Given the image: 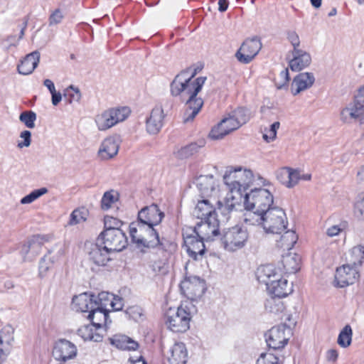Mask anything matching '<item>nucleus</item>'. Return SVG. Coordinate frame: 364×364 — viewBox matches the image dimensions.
<instances>
[{"label":"nucleus","mask_w":364,"mask_h":364,"mask_svg":"<svg viewBox=\"0 0 364 364\" xmlns=\"http://www.w3.org/2000/svg\"><path fill=\"white\" fill-rule=\"evenodd\" d=\"M97 303L95 296L83 293L73 297L72 308L75 311L89 314Z\"/></svg>","instance_id":"obj_24"},{"label":"nucleus","mask_w":364,"mask_h":364,"mask_svg":"<svg viewBox=\"0 0 364 364\" xmlns=\"http://www.w3.org/2000/svg\"><path fill=\"white\" fill-rule=\"evenodd\" d=\"M231 115L234 117L235 122L239 124V127L246 124L252 117L250 110L244 107H239L234 110Z\"/></svg>","instance_id":"obj_41"},{"label":"nucleus","mask_w":364,"mask_h":364,"mask_svg":"<svg viewBox=\"0 0 364 364\" xmlns=\"http://www.w3.org/2000/svg\"><path fill=\"white\" fill-rule=\"evenodd\" d=\"M46 241L45 236L34 235L24 242L20 250L23 262H32L40 254Z\"/></svg>","instance_id":"obj_16"},{"label":"nucleus","mask_w":364,"mask_h":364,"mask_svg":"<svg viewBox=\"0 0 364 364\" xmlns=\"http://www.w3.org/2000/svg\"><path fill=\"white\" fill-rule=\"evenodd\" d=\"M12 345L9 343H4V341L0 339V364L6 360L10 353Z\"/></svg>","instance_id":"obj_55"},{"label":"nucleus","mask_w":364,"mask_h":364,"mask_svg":"<svg viewBox=\"0 0 364 364\" xmlns=\"http://www.w3.org/2000/svg\"><path fill=\"white\" fill-rule=\"evenodd\" d=\"M173 102L167 100L161 105L155 106L151 112L150 117L146 120V129L149 134H156L164 125L165 117L164 111L172 109Z\"/></svg>","instance_id":"obj_10"},{"label":"nucleus","mask_w":364,"mask_h":364,"mask_svg":"<svg viewBox=\"0 0 364 364\" xmlns=\"http://www.w3.org/2000/svg\"><path fill=\"white\" fill-rule=\"evenodd\" d=\"M230 133V131L228 130V127L226 124H224V121L223 119L217 126L214 127L211 129L209 136L213 139H220Z\"/></svg>","instance_id":"obj_43"},{"label":"nucleus","mask_w":364,"mask_h":364,"mask_svg":"<svg viewBox=\"0 0 364 364\" xmlns=\"http://www.w3.org/2000/svg\"><path fill=\"white\" fill-rule=\"evenodd\" d=\"M48 256L43 257L39 263V275L43 277H44L48 269L50 267V264L47 262V259H50V258L47 259Z\"/></svg>","instance_id":"obj_60"},{"label":"nucleus","mask_w":364,"mask_h":364,"mask_svg":"<svg viewBox=\"0 0 364 364\" xmlns=\"http://www.w3.org/2000/svg\"><path fill=\"white\" fill-rule=\"evenodd\" d=\"M111 252L97 240L92 244L88 252L89 259L97 266H105L110 260Z\"/></svg>","instance_id":"obj_25"},{"label":"nucleus","mask_w":364,"mask_h":364,"mask_svg":"<svg viewBox=\"0 0 364 364\" xmlns=\"http://www.w3.org/2000/svg\"><path fill=\"white\" fill-rule=\"evenodd\" d=\"M196 72L188 69L177 75L171 84L173 96L179 97L185 102L183 122L192 121L199 113L203 100L198 96L206 81V77L194 78Z\"/></svg>","instance_id":"obj_1"},{"label":"nucleus","mask_w":364,"mask_h":364,"mask_svg":"<svg viewBox=\"0 0 364 364\" xmlns=\"http://www.w3.org/2000/svg\"><path fill=\"white\" fill-rule=\"evenodd\" d=\"M355 211L357 215L364 220V192L361 193L355 204Z\"/></svg>","instance_id":"obj_56"},{"label":"nucleus","mask_w":364,"mask_h":364,"mask_svg":"<svg viewBox=\"0 0 364 364\" xmlns=\"http://www.w3.org/2000/svg\"><path fill=\"white\" fill-rule=\"evenodd\" d=\"M40 61V53L37 50L28 54L18 65L19 74L27 75L31 74Z\"/></svg>","instance_id":"obj_30"},{"label":"nucleus","mask_w":364,"mask_h":364,"mask_svg":"<svg viewBox=\"0 0 364 364\" xmlns=\"http://www.w3.org/2000/svg\"><path fill=\"white\" fill-rule=\"evenodd\" d=\"M213 203H218L219 208H223L225 210H228L227 208H225V203L222 204V203L217 200L216 198H205L198 202L193 211V216L201 220L211 219V218H217Z\"/></svg>","instance_id":"obj_15"},{"label":"nucleus","mask_w":364,"mask_h":364,"mask_svg":"<svg viewBox=\"0 0 364 364\" xmlns=\"http://www.w3.org/2000/svg\"><path fill=\"white\" fill-rule=\"evenodd\" d=\"M359 278L357 268L349 264L338 267L335 274L336 286L341 288L354 284Z\"/></svg>","instance_id":"obj_18"},{"label":"nucleus","mask_w":364,"mask_h":364,"mask_svg":"<svg viewBox=\"0 0 364 364\" xmlns=\"http://www.w3.org/2000/svg\"><path fill=\"white\" fill-rule=\"evenodd\" d=\"M291 55L293 58L289 60V65L293 71H300L311 64V55L304 50H292Z\"/></svg>","instance_id":"obj_28"},{"label":"nucleus","mask_w":364,"mask_h":364,"mask_svg":"<svg viewBox=\"0 0 364 364\" xmlns=\"http://www.w3.org/2000/svg\"><path fill=\"white\" fill-rule=\"evenodd\" d=\"M47 193L48 189L46 188L36 189L31 192L28 195L23 197L21 199L20 203L23 205L30 204Z\"/></svg>","instance_id":"obj_45"},{"label":"nucleus","mask_w":364,"mask_h":364,"mask_svg":"<svg viewBox=\"0 0 364 364\" xmlns=\"http://www.w3.org/2000/svg\"><path fill=\"white\" fill-rule=\"evenodd\" d=\"M341 119L346 124H362L364 121V105L353 100L341 110Z\"/></svg>","instance_id":"obj_19"},{"label":"nucleus","mask_w":364,"mask_h":364,"mask_svg":"<svg viewBox=\"0 0 364 364\" xmlns=\"http://www.w3.org/2000/svg\"><path fill=\"white\" fill-rule=\"evenodd\" d=\"M242 201L246 209L257 210L258 213H264L272 208L274 196L269 189L255 187L245 193Z\"/></svg>","instance_id":"obj_5"},{"label":"nucleus","mask_w":364,"mask_h":364,"mask_svg":"<svg viewBox=\"0 0 364 364\" xmlns=\"http://www.w3.org/2000/svg\"><path fill=\"white\" fill-rule=\"evenodd\" d=\"M146 234L145 235L144 238H146V241H141V243H139L136 247L138 248H154L158 247L162 251L166 252L167 247L172 246L171 243H169L164 239H160L159 236V233L157 231L153 228V232L146 231Z\"/></svg>","instance_id":"obj_27"},{"label":"nucleus","mask_w":364,"mask_h":364,"mask_svg":"<svg viewBox=\"0 0 364 364\" xmlns=\"http://www.w3.org/2000/svg\"><path fill=\"white\" fill-rule=\"evenodd\" d=\"M219 221L218 218L203 220L198 223L194 228H188L186 230L205 241L211 240L219 234Z\"/></svg>","instance_id":"obj_11"},{"label":"nucleus","mask_w":364,"mask_h":364,"mask_svg":"<svg viewBox=\"0 0 364 364\" xmlns=\"http://www.w3.org/2000/svg\"><path fill=\"white\" fill-rule=\"evenodd\" d=\"M287 38L293 46V50L299 49L300 39L297 33L294 31H289L287 33Z\"/></svg>","instance_id":"obj_57"},{"label":"nucleus","mask_w":364,"mask_h":364,"mask_svg":"<svg viewBox=\"0 0 364 364\" xmlns=\"http://www.w3.org/2000/svg\"><path fill=\"white\" fill-rule=\"evenodd\" d=\"M97 300V306L104 309H109L110 303L113 299V294L109 292L102 291L95 296Z\"/></svg>","instance_id":"obj_48"},{"label":"nucleus","mask_w":364,"mask_h":364,"mask_svg":"<svg viewBox=\"0 0 364 364\" xmlns=\"http://www.w3.org/2000/svg\"><path fill=\"white\" fill-rule=\"evenodd\" d=\"M64 17L63 12L61 9H55L50 16L49 23L50 25L58 24L61 22Z\"/></svg>","instance_id":"obj_59"},{"label":"nucleus","mask_w":364,"mask_h":364,"mask_svg":"<svg viewBox=\"0 0 364 364\" xmlns=\"http://www.w3.org/2000/svg\"><path fill=\"white\" fill-rule=\"evenodd\" d=\"M353 331L349 325H346L340 332L338 337V344L342 348L348 347L352 341Z\"/></svg>","instance_id":"obj_39"},{"label":"nucleus","mask_w":364,"mask_h":364,"mask_svg":"<svg viewBox=\"0 0 364 364\" xmlns=\"http://www.w3.org/2000/svg\"><path fill=\"white\" fill-rule=\"evenodd\" d=\"M224 124H225L228 127V130L231 132L235 131L239 128V124L235 122L234 117L231 114L229 115L228 117H225L223 119Z\"/></svg>","instance_id":"obj_63"},{"label":"nucleus","mask_w":364,"mask_h":364,"mask_svg":"<svg viewBox=\"0 0 364 364\" xmlns=\"http://www.w3.org/2000/svg\"><path fill=\"white\" fill-rule=\"evenodd\" d=\"M102 331L93 324L85 325L78 328L77 335L85 341L100 342L103 338Z\"/></svg>","instance_id":"obj_33"},{"label":"nucleus","mask_w":364,"mask_h":364,"mask_svg":"<svg viewBox=\"0 0 364 364\" xmlns=\"http://www.w3.org/2000/svg\"><path fill=\"white\" fill-rule=\"evenodd\" d=\"M364 259V247L358 245L353 247L347 256L348 264L358 269Z\"/></svg>","instance_id":"obj_36"},{"label":"nucleus","mask_w":364,"mask_h":364,"mask_svg":"<svg viewBox=\"0 0 364 364\" xmlns=\"http://www.w3.org/2000/svg\"><path fill=\"white\" fill-rule=\"evenodd\" d=\"M283 271L274 264L260 265L256 272L259 282L264 284L269 294L274 297L283 298L292 291V284L283 277Z\"/></svg>","instance_id":"obj_3"},{"label":"nucleus","mask_w":364,"mask_h":364,"mask_svg":"<svg viewBox=\"0 0 364 364\" xmlns=\"http://www.w3.org/2000/svg\"><path fill=\"white\" fill-rule=\"evenodd\" d=\"M109 309H101L97 304L87 314V317L92 321V324L103 331L102 326L107 327L111 321L109 319L108 312Z\"/></svg>","instance_id":"obj_31"},{"label":"nucleus","mask_w":364,"mask_h":364,"mask_svg":"<svg viewBox=\"0 0 364 364\" xmlns=\"http://www.w3.org/2000/svg\"><path fill=\"white\" fill-rule=\"evenodd\" d=\"M0 339L4 341V343L13 344L14 341L13 328L10 326L3 328L0 331Z\"/></svg>","instance_id":"obj_51"},{"label":"nucleus","mask_w":364,"mask_h":364,"mask_svg":"<svg viewBox=\"0 0 364 364\" xmlns=\"http://www.w3.org/2000/svg\"><path fill=\"white\" fill-rule=\"evenodd\" d=\"M183 236L184 246L188 256L196 261L202 259L205 253V240L189 233L188 230L183 231Z\"/></svg>","instance_id":"obj_14"},{"label":"nucleus","mask_w":364,"mask_h":364,"mask_svg":"<svg viewBox=\"0 0 364 364\" xmlns=\"http://www.w3.org/2000/svg\"><path fill=\"white\" fill-rule=\"evenodd\" d=\"M257 364H282L279 358L272 353H262L257 361Z\"/></svg>","instance_id":"obj_49"},{"label":"nucleus","mask_w":364,"mask_h":364,"mask_svg":"<svg viewBox=\"0 0 364 364\" xmlns=\"http://www.w3.org/2000/svg\"><path fill=\"white\" fill-rule=\"evenodd\" d=\"M298 239L297 235L293 230H287L282 235L279 243L282 247L290 250L291 249Z\"/></svg>","instance_id":"obj_40"},{"label":"nucleus","mask_w":364,"mask_h":364,"mask_svg":"<svg viewBox=\"0 0 364 364\" xmlns=\"http://www.w3.org/2000/svg\"><path fill=\"white\" fill-rule=\"evenodd\" d=\"M36 117V114L34 112L26 111L20 114L19 120L23 123L27 128L33 129L35 127Z\"/></svg>","instance_id":"obj_46"},{"label":"nucleus","mask_w":364,"mask_h":364,"mask_svg":"<svg viewBox=\"0 0 364 364\" xmlns=\"http://www.w3.org/2000/svg\"><path fill=\"white\" fill-rule=\"evenodd\" d=\"M354 100L361 105H364V87L359 89L357 95L355 96Z\"/></svg>","instance_id":"obj_64"},{"label":"nucleus","mask_w":364,"mask_h":364,"mask_svg":"<svg viewBox=\"0 0 364 364\" xmlns=\"http://www.w3.org/2000/svg\"><path fill=\"white\" fill-rule=\"evenodd\" d=\"M112 345L121 350H134L139 344L125 335H116L109 338Z\"/></svg>","instance_id":"obj_34"},{"label":"nucleus","mask_w":364,"mask_h":364,"mask_svg":"<svg viewBox=\"0 0 364 364\" xmlns=\"http://www.w3.org/2000/svg\"><path fill=\"white\" fill-rule=\"evenodd\" d=\"M196 312L191 302L182 304L177 308L171 307L165 314L166 325L173 332H185L189 329L191 318Z\"/></svg>","instance_id":"obj_4"},{"label":"nucleus","mask_w":364,"mask_h":364,"mask_svg":"<svg viewBox=\"0 0 364 364\" xmlns=\"http://www.w3.org/2000/svg\"><path fill=\"white\" fill-rule=\"evenodd\" d=\"M289 167H283L277 171V178L282 184L286 187L287 186V181L289 176Z\"/></svg>","instance_id":"obj_58"},{"label":"nucleus","mask_w":364,"mask_h":364,"mask_svg":"<svg viewBox=\"0 0 364 364\" xmlns=\"http://www.w3.org/2000/svg\"><path fill=\"white\" fill-rule=\"evenodd\" d=\"M244 213V223L249 225H259L263 227L264 213L257 212V210L246 209Z\"/></svg>","instance_id":"obj_37"},{"label":"nucleus","mask_w":364,"mask_h":364,"mask_svg":"<svg viewBox=\"0 0 364 364\" xmlns=\"http://www.w3.org/2000/svg\"><path fill=\"white\" fill-rule=\"evenodd\" d=\"M276 298L277 297L272 296V297L267 299L265 303L266 311L274 314L282 312L284 308L283 302Z\"/></svg>","instance_id":"obj_42"},{"label":"nucleus","mask_w":364,"mask_h":364,"mask_svg":"<svg viewBox=\"0 0 364 364\" xmlns=\"http://www.w3.org/2000/svg\"><path fill=\"white\" fill-rule=\"evenodd\" d=\"M249 239L246 228L235 225L224 230L221 238L224 248L230 252H234L243 248Z\"/></svg>","instance_id":"obj_6"},{"label":"nucleus","mask_w":364,"mask_h":364,"mask_svg":"<svg viewBox=\"0 0 364 364\" xmlns=\"http://www.w3.org/2000/svg\"><path fill=\"white\" fill-rule=\"evenodd\" d=\"M288 221L284 210L274 206L264 213L263 227L266 232L281 234L287 228Z\"/></svg>","instance_id":"obj_8"},{"label":"nucleus","mask_w":364,"mask_h":364,"mask_svg":"<svg viewBox=\"0 0 364 364\" xmlns=\"http://www.w3.org/2000/svg\"><path fill=\"white\" fill-rule=\"evenodd\" d=\"M123 306L122 299L113 294V299L112 300V303H110L109 311H119L122 309Z\"/></svg>","instance_id":"obj_62"},{"label":"nucleus","mask_w":364,"mask_h":364,"mask_svg":"<svg viewBox=\"0 0 364 364\" xmlns=\"http://www.w3.org/2000/svg\"><path fill=\"white\" fill-rule=\"evenodd\" d=\"M18 42V39H17L16 36H9L4 41V48L9 51L12 47H16Z\"/></svg>","instance_id":"obj_61"},{"label":"nucleus","mask_w":364,"mask_h":364,"mask_svg":"<svg viewBox=\"0 0 364 364\" xmlns=\"http://www.w3.org/2000/svg\"><path fill=\"white\" fill-rule=\"evenodd\" d=\"M180 287L183 294L192 301L202 296L204 293V282L196 276L186 277Z\"/></svg>","instance_id":"obj_17"},{"label":"nucleus","mask_w":364,"mask_h":364,"mask_svg":"<svg viewBox=\"0 0 364 364\" xmlns=\"http://www.w3.org/2000/svg\"><path fill=\"white\" fill-rule=\"evenodd\" d=\"M262 48L260 40L257 37L246 39L235 53L237 60L244 64L250 63Z\"/></svg>","instance_id":"obj_13"},{"label":"nucleus","mask_w":364,"mask_h":364,"mask_svg":"<svg viewBox=\"0 0 364 364\" xmlns=\"http://www.w3.org/2000/svg\"><path fill=\"white\" fill-rule=\"evenodd\" d=\"M118 199V194L113 190L107 191L104 193L101 200V207L106 210L112 207V205Z\"/></svg>","instance_id":"obj_44"},{"label":"nucleus","mask_w":364,"mask_h":364,"mask_svg":"<svg viewBox=\"0 0 364 364\" xmlns=\"http://www.w3.org/2000/svg\"><path fill=\"white\" fill-rule=\"evenodd\" d=\"M87 215V211L84 208L74 210L70 215L69 225H74L85 221Z\"/></svg>","instance_id":"obj_47"},{"label":"nucleus","mask_w":364,"mask_h":364,"mask_svg":"<svg viewBox=\"0 0 364 364\" xmlns=\"http://www.w3.org/2000/svg\"><path fill=\"white\" fill-rule=\"evenodd\" d=\"M196 184L202 198H216L218 191L213 176H200L196 179Z\"/></svg>","instance_id":"obj_23"},{"label":"nucleus","mask_w":364,"mask_h":364,"mask_svg":"<svg viewBox=\"0 0 364 364\" xmlns=\"http://www.w3.org/2000/svg\"><path fill=\"white\" fill-rule=\"evenodd\" d=\"M153 232V228L144 224L139 221L133 222L129 225V234L132 238V241L137 245L141 243V241H146L144 238L145 235L147 233L146 231Z\"/></svg>","instance_id":"obj_32"},{"label":"nucleus","mask_w":364,"mask_h":364,"mask_svg":"<svg viewBox=\"0 0 364 364\" xmlns=\"http://www.w3.org/2000/svg\"><path fill=\"white\" fill-rule=\"evenodd\" d=\"M170 364H186L188 352L183 343H176L169 349L167 354Z\"/></svg>","instance_id":"obj_29"},{"label":"nucleus","mask_w":364,"mask_h":364,"mask_svg":"<svg viewBox=\"0 0 364 364\" xmlns=\"http://www.w3.org/2000/svg\"><path fill=\"white\" fill-rule=\"evenodd\" d=\"M122 224V221L116 218L109 215L105 217V230L120 229Z\"/></svg>","instance_id":"obj_53"},{"label":"nucleus","mask_w":364,"mask_h":364,"mask_svg":"<svg viewBox=\"0 0 364 364\" xmlns=\"http://www.w3.org/2000/svg\"><path fill=\"white\" fill-rule=\"evenodd\" d=\"M77 351L75 344L68 340L60 339L55 343L53 355L58 360L66 361L75 358Z\"/></svg>","instance_id":"obj_21"},{"label":"nucleus","mask_w":364,"mask_h":364,"mask_svg":"<svg viewBox=\"0 0 364 364\" xmlns=\"http://www.w3.org/2000/svg\"><path fill=\"white\" fill-rule=\"evenodd\" d=\"M203 146V143H201V144L191 143L183 146L176 153V157L179 159H187L196 154Z\"/></svg>","instance_id":"obj_38"},{"label":"nucleus","mask_w":364,"mask_h":364,"mask_svg":"<svg viewBox=\"0 0 364 364\" xmlns=\"http://www.w3.org/2000/svg\"><path fill=\"white\" fill-rule=\"evenodd\" d=\"M120 139L118 135L105 138L101 143L97 155L102 160H109L114 157L119 151Z\"/></svg>","instance_id":"obj_22"},{"label":"nucleus","mask_w":364,"mask_h":364,"mask_svg":"<svg viewBox=\"0 0 364 364\" xmlns=\"http://www.w3.org/2000/svg\"><path fill=\"white\" fill-rule=\"evenodd\" d=\"M289 177L287 181V188H291L294 187L301 180V176L300 171L289 168Z\"/></svg>","instance_id":"obj_50"},{"label":"nucleus","mask_w":364,"mask_h":364,"mask_svg":"<svg viewBox=\"0 0 364 364\" xmlns=\"http://www.w3.org/2000/svg\"><path fill=\"white\" fill-rule=\"evenodd\" d=\"M129 114L127 107L112 108L96 115L95 122L100 131H106L125 120Z\"/></svg>","instance_id":"obj_7"},{"label":"nucleus","mask_w":364,"mask_h":364,"mask_svg":"<svg viewBox=\"0 0 364 364\" xmlns=\"http://www.w3.org/2000/svg\"><path fill=\"white\" fill-rule=\"evenodd\" d=\"M164 217V213L156 204L144 207L138 213V221L152 228L159 225Z\"/></svg>","instance_id":"obj_20"},{"label":"nucleus","mask_w":364,"mask_h":364,"mask_svg":"<svg viewBox=\"0 0 364 364\" xmlns=\"http://www.w3.org/2000/svg\"><path fill=\"white\" fill-rule=\"evenodd\" d=\"M314 82L315 77L312 73H301L294 78L291 82V93L294 95H298L301 92L311 87Z\"/></svg>","instance_id":"obj_26"},{"label":"nucleus","mask_w":364,"mask_h":364,"mask_svg":"<svg viewBox=\"0 0 364 364\" xmlns=\"http://www.w3.org/2000/svg\"><path fill=\"white\" fill-rule=\"evenodd\" d=\"M97 240L111 252L122 251L127 245V238L120 229L105 230Z\"/></svg>","instance_id":"obj_9"},{"label":"nucleus","mask_w":364,"mask_h":364,"mask_svg":"<svg viewBox=\"0 0 364 364\" xmlns=\"http://www.w3.org/2000/svg\"><path fill=\"white\" fill-rule=\"evenodd\" d=\"M65 96H68L69 102H79L81 98V94L78 88L73 85L69 86L66 90Z\"/></svg>","instance_id":"obj_52"},{"label":"nucleus","mask_w":364,"mask_h":364,"mask_svg":"<svg viewBox=\"0 0 364 364\" xmlns=\"http://www.w3.org/2000/svg\"><path fill=\"white\" fill-rule=\"evenodd\" d=\"M291 334V329L285 325L272 327L266 334L267 346L272 349L283 348L288 343Z\"/></svg>","instance_id":"obj_12"},{"label":"nucleus","mask_w":364,"mask_h":364,"mask_svg":"<svg viewBox=\"0 0 364 364\" xmlns=\"http://www.w3.org/2000/svg\"><path fill=\"white\" fill-rule=\"evenodd\" d=\"M20 138L22 141L18 142L17 146L19 149L28 147L31 143V133L28 130H24L21 132Z\"/></svg>","instance_id":"obj_54"},{"label":"nucleus","mask_w":364,"mask_h":364,"mask_svg":"<svg viewBox=\"0 0 364 364\" xmlns=\"http://www.w3.org/2000/svg\"><path fill=\"white\" fill-rule=\"evenodd\" d=\"M223 181L230 191L225 198L228 211L236 208L242 201L246 190L250 186H267L269 182L259 174L255 175L250 169L238 166L225 171Z\"/></svg>","instance_id":"obj_2"},{"label":"nucleus","mask_w":364,"mask_h":364,"mask_svg":"<svg viewBox=\"0 0 364 364\" xmlns=\"http://www.w3.org/2000/svg\"><path fill=\"white\" fill-rule=\"evenodd\" d=\"M282 262L284 267V272L287 274L296 272L300 269L301 258L295 253H289L283 256Z\"/></svg>","instance_id":"obj_35"}]
</instances>
